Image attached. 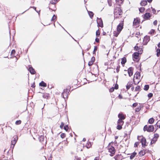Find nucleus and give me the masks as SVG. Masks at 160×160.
Listing matches in <instances>:
<instances>
[{
    "instance_id": "nucleus-1",
    "label": "nucleus",
    "mask_w": 160,
    "mask_h": 160,
    "mask_svg": "<svg viewBox=\"0 0 160 160\" xmlns=\"http://www.w3.org/2000/svg\"><path fill=\"white\" fill-rule=\"evenodd\" d=\"M139 53L138 52H134L132 55L133 60L134 61L138 62L139 61L140 58H139Z\"/></svg>"
},
{
    "instance_id": "nucleus-2",
    "label": "nucleus",
    "mask_w": 160,
    "mask_h": 160,
    "mask_svg": "<svg viewBox=\"0 0 160 160\" xmlns=\"http://www.w3.org/2000/svg\"><path fill=\"white\" fill-rule=\"evenodd\" d=\"M71 89V87H69V88H66L63 90V91L62 93L61 96L62 97L65 99V97L64 96V94H65V92H66V97L68 98V95H69V92H70Z\"/></svg>"
},
{
    "instance_id": "nucleus-3",
    "label": "nucleus",
    "mask_w": 160,
    "mask_h": 160,
    "mask_svg": "<svg viewBox=\"0 0 160 160\" xmlns=\"http://www.w3.org/2000/svg\"><path fill=\"white\" fill-rule=\"evenodd\" d=\"M108 152L111 153L110 154V155L112 157L113 156L115 153V149L114 147L112 146L111 148H108Z\"/></svg>"
},
{
    "instance_id": "nucleus-4",
    "label": "nucleus",
    "mask_w": 160,
    "mask_h": 160,
    "mask_svg": "<svg viewBox=\"0 0 160 160\" xmlns=\"http://www.w3.org/2000/svg\"><path fill=\"white\" fill-rule=\"evenodd\" d=\"M97 22L98 24V26L102 28L103 26L102 20L101 18H97Z\"/></svg>"
},
{
    "instance_id": "nucleus-5",
    "label": "nucleus",
    "mask_w": 160,
    "mask_h": 160,
    "mask_svg": "<svg viewBox=\"0 0 160 160\" xmlns=\"http://www.w3.org/2000/svg\"><path fill=\"white\" fill-rule=\"evenodd\" d=\"M123 21H122V23H119L117 26V30L121 32L123 28Z\"/></svg>"
},
{
    "instance_id": "nucleus-6",
    "label": "nucleus",
    "mask_w": 160,
    "mask_h": 160,
    "mask_svg": "<svg viewBox=\"0 0 160 160\" xmlns=\"http://www.w3.org/2000/svg\"><path fill=\"white\" fill-rule=\"evenodd\" d=\"M140 142L142 143V146L143 148H145V147L147 145L146 144V143L147 142L146 139L145 138L142 136Z\"/></svg>"
},
{
    "instance_id": "nucleus-7",
    "label": "nucleus",
    "mask_w": 160,
    "mask_h": 160,
    "mask_svg": "<svg viewBox=\"0 0 160 160\" xmlns=\"http://www.w3.org/2000/svg\"><path fill=\"white\" fill-rule=\"evenodd\" d=\"M150 40V38L149 36H145L143 40V45H146Z\"/></svg>"
},
{
    "instance_id": "nucleus-8",
    "label": "nucleus",
    "mask_w": 160,
    "mask_h": 160,
    "mask_svg": "<svg viewBox=\"0 0 160 160\" xmlns=\"http://www.w3.org/2000/svg\"><path fill=\"white\" fill-rule=\"evenodd\" d=\"M152 15L149 12H146L144 15L143 18L145 20H148L150 19Z\"/></svg>"
},
{
    "instance_id": "nucleus-9",
    "label": "nucleus",
    "mask_w": 160,
    "mask_h": 160,
    "mask_svg": "<svg viewBox=\"0 0 160 160\" xmlns=\"http://www.w3.org/2000/svg\"><path fill=\"white\" fill-rule=\"evenodd\" d=\"M140 19L138 18H137L135 19L134 18L133 22V26H135L137 25L140 23Z\"/></svg>"
},
{
    "instance_id": "nucleus-10",
    "label": "nucleus",
    "mask_w": 160,
    "mask_h": 160,
    "mask_svg": "<svg viewBox=\"0 0 160 160\" xmlns=\"http://www.w3.org/2000/svg\"><path fill=\"white\" fill-rule=\"evenodd\" d=\"M133 68L132 67L129 68L128 70V73L129 77L131 76L133 74Z\"/></svg>"
},
{
    "instance_id": "nucleus-11",
    "label": "nucleus",
    "mask_w": 160,
    "mask_h": 160,
    "mask_svg": "<svg viewBox=\"0 0 160 160\" xmlns=\"http://www.w3.org/2000/svg\"><path fill=\"white\" fill-rule=\"evenodd\" d=\"M28 70L30 72V73L32 74H34L36 73V71L35 69L32 67L31 66L29 67L28 69Z\"/></svg>"
},
{
    "instance_id": "nucleus-12",
    "label": "nucleus",
    "mask_w": 160,
    "mask_h": 160,
    "mask_svg": "<svg viewBox=\"0 0 160 160\" xmlns=\"http://www.w3.org/2000/svg\"><path fill=\"white\" fill-rule=\"evenodd\" d=\"M154 129V127L152 125H149L148 126V129L147 132H152Z\"/></svg>"
},
{
    "instance_id": "nucleus-13",
    "label": "nucleus",
    "mask_w": 160,
    "mask_h": 160,
    "mask_svg": "<svg viewBox=\"0 0 160 160\" xmlns=\"http://www.w3.org/2000/svg\"><path fill=\"white\" fill-rule=\"evenodd\" d=\"M116 10L118 11V14L119 15H121L122 14V10L119 7H116Z\"/></svg>"
},
{
    "instance_id": "nucleus-14",
    "label": "nucleus",
    "mask_w": 160,
    "mask_h": 160,
    "mask_svg": "<svg viewBox=\"0 0 160 160\" xmlns=\"http://www.w3.org/2000/svg\"><path fill=\"white\" fill-rule=\"evenodd\" d=\"M140 72L137 71L134 75V78L135 77L136 79H138L139 77H140Z\"/></svg>"
},
{
    "instance_id": "nucleus-15",
    "label": "nucleus",
    "mask_w": 160,
    "mask_h": 160,
    "mask_svg": "<svg viewBox=\"0 0 160 160\" xmlns=\"http://www.w3.org/2000/svg\"><path fill=\"white\" fill-rule=\"evenodd\" d=\"M147 4V1L146 0H143L141 1L140 4L141 6H145Z\"/></svg>"
},
{
    "instance_id": "nucleus-16",
    "label": "nucleus",
    "mask_w": 160,
    "mask_h": 160,
    "mask_svg": "<svg viewBox=\"0 0 160 160\" xmlns=\"http://www.w3.org/2000/svg\"><path fill=\"white\" fill-rule=\"evenodd\" d=\"M118 116L119 119L122 120H124L125 118V116L122 113H119Z\"/></svg>"
},
{
    "instance_id": "nucleus-17",
    "label": "nucleus",
    "mask_w": 160,
    "mask_h": 160,
    "mask_svg": "<svg viewBox=\"0 0 160 160\" xmlns=\"http://www.w3.org/2000/svg\"><path fill=\"white\" fill-rule=\"evenodd\" d=\"M122 61L121 62V63L122 65V66H124V65L127 62V59L125 57H123L122 58Z\"/></svg>"
},
{
    "instance_id": "nucleus-18",
    "label": "nucleus",
    "mask_w": 160,
    "mask_h": 160,
    "mask_svg": "<svg viewBox=\"0 0 160 160\" xmlns=\"http://www.w3.org/2000/svg\"><path fill=\"white\" fill-rule=\"evenodd\" d=\"M39 86L41 87H45L47 86V84L45 83L44 81H42L39 83Z\"/></svg>"
},
{
    "instance_id": "nucleus-19",
    "label": "nucleus",
    "mask_w": 160,
    "mask_h": 160,
    "mask_svg": "<svg viewBox=\"0 0 160 160\" xmlns=\"http://www.w3.org/2000/svg\"><path fill=\"white\" fill-rule=\"evenodd\" d=\"M137 153L135 152H134L133 153H132L130 157V159L131 160L132 159L137 155Z\"/></svg>"
},
{
    "instance_id": "nucleus-20",
    "label": "nucleus",
    "mask_w": 160,
    "mask_h": 160,
    "mask_svg": "<svg viewBox=\"0 0 160 160\" xmlns=\"http://www.w3.org/2000/svg\"><path fill=\"white\" fill-rule=\"evenodd\" d=\"M145 154V152H144L143 150L140 151L138 153L140 157H142L144 156Z\"/></svg>"
},
{
    "instance_id": "nucleus-21",
    "label": "nucleus",
    "mask_w": 160,
    "mask_h": 160,
    "mask_svg": "<svg viewBox=\"0 0 160 160\" xmlns=\"http://www.w3.org/2000/svg\"><path fill=\"white\" fill-rule=\"evenodd\" d=\"M38 139L39 140L40 142H42L43 141V140H44V136L42 135H41L39 136L38 138Z\"/></svg>"
},
{
    "instance_id": "nucleus-22",
    "label": "nucleus",
    "mask_w": 160,
    "mask_h": 160,
    "mask_svg": "<svg viewBox=\"0 0 160 160\" xmlns=\"http://www.w3.org/2000/svg\"><path fill=\"white\" fill-rule=\"evenodd\" d=\"M154 121V119L153 118H150L148 120V123L152 124Z\"/></svg>"
},
{
    "instance_id": "nucleus-23",
    "label": "nucleus",
    "mask_w": 160,
    "mask_h": 160,
    "mask_svg": "<svg viewBox=\"0 0 160 160\" xmlns=\"http://www.w3.org/2000/svg\"><path fill=\"white\" fill-rule=\"evenodd\" d=\"M18 137L17 135H14L13 138H12V140L13 141H14L15 142L16 141L17 142L18 140Z\"/></svg>"
},
{
    "instance_id": "nucleus-24",
    "label": "nucleus",
    "mask_w": 160,
    "mask_h": 160,
    "mask_svg": "<svg viewBox=\"0 0 160 160\" xmlns=\"http://www.w3.org/2000/svg\"><path fill=\"white\" fill-rule=\"evenodd\" d=\"M121 32L119 31H114L113 32L114 36L115 37H117Z\"/></svg>"
},
{
    "instance_id": "nucleus-25",
    "label": "nucleus",
    "mask_w": 160,
    "mask_h": 160,
    "mask_svg": "<svg viewBox=\"0 0 160 160\" xmlns=\"http://www.w3.org/2000/svg\"><path fill=\"white\" fill-rule=\"evenodd\" d=\"M88 15L91 18H92L93 16V13L92 11H88Z\"/></svg>"
},
{
    "instance_id": "nucleus-26",
    "label": "nucleus",
    "mask_w": 160,
    "mask_h": 160,
    "mask_svg": "<svg viewBox=\"0 0 160 160\" xmlns=\"http://www.w3.org/2000/svg\"><path fill=\"white\" fill-rule=\"evenodd\" d=\"M120 0H115V1L117 4L119 6H120L123 3V1H121V2L120 3L119 2Z\"/></svg>"
},
{
    "instance_id": "nucleus-27",
    "label": "nucleus",
    "mask_w": 160,
    "mask_h": 160,
    "mask_svg": "<svg viewBox=\"0 0 160 160\" xmlns=\"http://www.w3.org/2000/svg\"><path fill=\"white\" fill-rule=\"evenodd\" d=\"M57 16L54 14L52 17L51 21H53L54 22H55V20L57 19Z\"/></svg>"
},
{
    "instance_id": "nucleus-28",
    "label": "nucleus",
    "mask_w": 160,
    "mask_h": 160,
    "mask_svg": "<svg viewBox=\"0 0 160 160\" xmlns=\"http://www.w3.org/2000/svg\"><path fill=\"white\" fill-rule=\"evenodd\" d=\"M145 9V8L143 7H141L139 8V10L140 12L141 13H143Z\"/></svg>"
},
{
    "instance_id": "nucleus-29",
    "label": "nucleus",
    "mask_w": 160,
    "mask_h": 160,
    "mask_svg": "<svg viewBox=\"0 0 160 160\" xmlns=\"http://www.w3.org/2000/svg\"><path fill=\"white\" fill-rule=\"evenodd\" d=\"M157 141V140L156 139H155L154 138H153L152 139H151V141L150 142V144L152 145L153 144L155 143Z\"/></svg>"
},
{
    "instance_id": "nucleus-30",
    "label": "nucleus",
    "mask_w": 160,
    "mask_h": 160,
    "mask_svg": "<svg viewBox=\"0 0 160 160\" xmlns=\"http://www.w3.org/2000/svg\"><path fill=\"white\" fill-rule=\"evenodd\" d=\"M122 120H123L119 119L117 122V124L123 125L124 123V122Z\"/></svg>"
},
{
    "instance_id": "nucleus-31",
    "label": "nucleus",
    "mask_w": 160,
    "mask_h": 160,
    "mask_svg": "<svg viewBox=\"0 0 160 160\" xmlns=\"http://www.w3.org/2000/svg\"><path fill=\"white\" fill-rule=\"evenodd\" d=\"M91 146V142H88L86 145V147L87 148H89Z\"/></svg>"
},
{
    "instance_id": "nucleus-32",
    "label": "nucleus",
    "mask_w": 160,
    "mask_h": 160,
    "mask_svg": "<svg viewBox=\"0 0 160 160\" xmlns=\"http://www.w3.org/2000/svg\"><path fill=\"white\" fill-rule=\"evenodd\" d=\"M49 95L47 93L43 94L42 95V97L44 98L48 99V98Z\"/></svg>"
},
{
    "instance_id": "nucleus-33",
    "label": "nucleus",
    "mask_w": 160,
    "mask_h": 160,
    "mask_svg": "<svg viewBox=\"0 0 160 160\" xmlns=\"http://www.w3.org/2000/svg\"><path fill=\"white\" fill-rule=\"evenodd\" d=\"M149 88V86L148 85L146 84L144 86V90L145 91H148Z\"/></svg>"
},
{
    "instance_id": "nucleus-34",
    "label": "nucleus",
    "mask_w": 160,
    "mask_h": 160,
    "mask_svg": "<svg viewBox=\"0 0 160 160\" xmlns=\"http://www.w3.org/2000/svg\"><path fill=\"white\" fill-rule=\"evenodd\" d=\"M157 52V53H156V55L158 57L160 55V49L158 48L156 50Z\"/></svg>"
},
{
    "instance_id": "nucleus-35",
    "label": "nucleus",
    "mask_w": 160,
    "mask_h": 160,
    "mask_svg": "<svg viewBox=\"0 0 160 160\" xmlns=\"http://www.w3.org/2000/svg\"><path fill=\"white\" fill-rule=\"evenodd\" d=\"M118 125L117 127V129L119 130H120L122 128V125L117 124Z\"/></svg>"
},
{
    "instance_id": "nucleus-36",
    "label": "nucleus",
    "mask_w": 160,
    "mask_h": 160,
    "mask_svg": "<svg viewBox=\"0 0 160 160\" xmlns=\"http://www.w3.org/2000/svg\"><path fill=\"white\" fill-rule=\"evenodd\" d=\"M15 52H16V51H15V50H14V49L12 50L11 52V55L12 56H14V55L15 54ZM12 56L11 57H10V58H12Z\"/></svg>"
},
{
    "instance_id": "nucleus-37",
    "label": "nucleus",
    "mask_w": 160,
    "mask_h": 160,
    "mask_svg": "<svg viewBox=\"0 0 160 160\" xmlns=\"http://www.w3.org/2000/svg\"><path fill=\"white\" fill-rule=\"evenodd\" d=\"M120 155L119 154H117L115 155L114 158L115 160H119Z\"/></svg>"
},
{
    "instance_id": "nucleus-38",
    "label": "nucleus",
    "mask_w": 160,
    "mask_h": 160,
    "mask_svg": "<svg viewBox=\"0 0 160 160\" xmlns=\"http://www.w3.org/2000/svg\"><path fill=\"white\" fill-rule=\"evenodd\" d=\"M63 128L66 131H68L69 129L68 124H67L65 125L64 127Z\"/></svg>"
},
{
    "instance_id": "nucleus-39",
    "label": "nucleus",
    "mask_w": 160,
    "mask_h": 160,
    "mask_svg": "<svg viewBox=\"0 0 160 160\" xmlns=\"http://www.w3.org/2000/svg\"><path fill=\"white\" fill-rule=\"evenodd\" d=\"M141 89V86H140L138 85L137 87H135V91H140Z\"/></svg>"
},
{
    "instance_id": "nucleus-40",
    "label": "nucleus",
    "mask_w": 160,
    "mask_h": 160,
    "mask_svg": "<svg viewBox=\"0 0 160 160\" xmlns=\"http://www.w3.org/2000/svg\"><path fill=\"white\" fill-rule=\"evenodd\" d=\"M139 49H140V48L139 47H138V46H137V45H136L134 47V50L137 51H138Z\"/></svg>"
},
{
    "instance_id": "nucleus-41",
    "label": "nucleus",
    "mask_w": 160,
    "mask_h": 160,
    "mask_svg": "<svg viewBox=\"0 0 160 160\" xmlns=\"http://www.w3.org/2000/svg\"><path fill=\"white\" fill-rule=\"evenodd\" d=\"M98 49V48L96 46H95L94 47V50L93 52V54H95L97 50Z\"/></svg>"
},
{
    "instance_id": "nucleus-42",
    "label": "nucleus",
    "mask_w": 160,
    "mask_h": 160,
    "mask_svg": "<svg viewBox=\"0 0 160 160\" xmlns=\"http://www.w3.org/2000/svg\"><path fill=\"white\" fill-rule=\"evenodd\" d=\"M159 137V135L158 133H155L154 134V136L153 138L156 139H158V138Z\"/></svg>"
},
{
    "instance_id": "nucleus-43",
    "label": "nucleus",
    "mask_w": 160,
    "mask_h": 160,
    "mask_svg": "<svg viewBox=\"0 0 160 160\" xmlns=\"http://www.w3.org/2000/svg\"><path fill=\"white\" fill-rule=\"evenodd\" d=\"M100 35V32L99 30V29L98 30L96 31V35L97 37H98Z\"/></svg>"
},
{
    "instance_id": "nucleus-44",
    "label": "nucleus",
    "mask_w": 160,
    "mask_h": 160,
    "mask_svg": "<svg viewBox=\"0 0 160 160\" xmlns=\"http://www.w3.org/2000/svg\"><path fill=\"white\" fill-rule=\"evenodd\" d=\"M148 125H146L144 126L143 127V130L144 131H147L148 130Z\"/></svg>"
},
{
    "instance_id": "nucleus-45",
    "label": "nucleus",
    "mask_w": 160,
    "mask_h": 160,
    "mask_svg": "<svg viewBox=\"0 0 160 160\" xmlns=\"http://www.w3.org/2000/svg\"><path fill=\"white\" fill-rule=\"evenodd\" d=\"M16 141L15 142L14 141H13L12 140H11V144L12 145H13L12 149H13L14 146L15 145L16 143Z\"/></svg>"
},
{
    "instance_id": "nucleus-46",
    "label": "nucleus",
    "mask_w": 160,
    "mask_h": 160,
    "mask_svg": "<svg viewBox=\"0 0 160 160\" xmlns=\"http://www.w3.org/2000/svg\"><path fill=\"white\" fill-rule=\"evenodd\" d=\"M112 0H108V3L109 6H111L112 5Z\"/></svg>"
},
{
    "instance_id": "nucleus-47",
    "label": "nucleus",
    "mask_w": 160,
    "mask_h": 160,
    "mask_svg": "<svg viewBox=\"0 0 160 160\" xmlns=\"http://www.w3.org/2000/svg\"><path fill=\"white\" fill-rule=\"evenodd\" d=\"M151 8L152 9V13L154 14H157V13H156V10L154 8H153L152 7H151Z\"/></svg>"
},
{
    "instance_id": "nucleus-48",
    "label": "nucleus",
    "mask_w": 160,
    "mask_h": 160,
    "mask_svg": "<svg viewBox=\"0 0 160 160\" xmlns=\"http://www.w3.org/2000/svg\"><path fill=\"white\" fill-rule=\"evenodd\" d=\"M95 60V58L93 56L91 59V61H90L91 62H92L93 63Z\"/></svg>"
},
{
    "instance_id": "nucleus-49",
    "label": "nucleus",
    "mask_w": 160,
    "mask_h": 160,
    "mask_svg": "<svg viewBox=\"0 0 160 160\" xmlns=\"http://www.w3.org/2000/svg\"><path fill=\"white\" fill-rule=\"evenodd\" d=\"M141 109V107L140 106L138 107L137 108L135 109V112H139Z\"/></svg>"
},
{
    "instance_id": "nucleus-50",
    "label": "nucleus",
    "mask_w": 160,
    "mask_h": 160,
    "mask_svg": "<svg viewBox=\"0 0 160 160\" xmlns=\"http://www.w3.org/2000/svg\"><path fill=\"white\" fill-rule=\"evenodd\" d=\"M153 96V94L152 93H149L148 95V97L149 98H151Z\"/></svg>"
},
{
    "instance_id": "nucleus-51",
    "label": "nucleus",
    "mask_w": 160,
    "mask_h": 160,
    "mask_svg": "<svg viewBox=\"0 0 160 160\" xmlns=\"http://www.w3.org/2000/svg\"><path fill=\"white\" fill-rule=\"evenodd\" d=\"M60 136L61 138H63L66 136L65 134L63 133H62L60 135Z\"/></svg>"
},
{
    "instance_id": "nucleus-52",
    "label": "nucleus",
    "mask_w": 160,
    "mask_h": 160,
    "mask_svg": "<svg viewBox=\"0 0 160 160\" xmlns=\"http://www.w3.org/2000/svg\"><path fill=\"white\" fill-rule=\"evenodd\" d=\"M139 142H136L134 144V147L135 148L138 147V146L139 145Z\"/></svg>"
},
{
    "instance_id": "nucleus-53",
    "label": "nucleus",
    "mask_w": 160,
    "mask_h": 160,
    "mask_svg": "<svg viewBox=\"0 0 160 160\" xmlns=\"http://www.w3.org/2000/svg\"><path fill=\"white\" fill-rule=\"evenodd\" d=\"M21 123V121L20 120H17L15 122V124L16 125L20 124Z\"/></svg>"
},
{
    "instance_id": "nucleus-54",
    "label": "nucleus",
    "mask_w": 160,
    "mask_h": 160,
    "mask_svg": "<svg viewBox=\"0 0 160 160\" xmlns=\"http://www.w3.org/2000/svg\"><path fill=\"white\" fill-rule=\"evenodd\" d=\"M155 32V30L153 29H152L151 30L150 32H149V33L151 34L152 35Z\"/></svg>"
},
{
    "instance_id": "nucleus-55",
    "label": "nucleus",
    "mask_w": 160,
    "mask_h": 160,
    "mask_svg": "<svg viewBox=\"0 0 160 160\" xmlns=\"http://www.w3.org/2000/svg\"><path fill=\"white\" fill-rule=\"evenodd\" d=\"M114 15H117L118 14V11L116 10V8H114Z\"/></svg>"
},
{
    "instance_id": "nucleus-56",
    "label": "nucleus",
    "mask_w": 160,
    "mask_h": 160,
    "mask_svg": "<svg viewBox=\"0 0 160 160\" xmlns=\"http://www.w3.org/2000/svg\"><path fill=\"white\" fill-rule=\"evenodd\" d=\"M115 89L113 87H112L111 88L109 89V92H113L114 91Z\"/></svg>"
},
{
    "instance_id": "nucleus-57",
    "label": "nucleus",
    "mask_w": 160,
    "mask_h": 160,
    "mask_svg": "<svg viewBox=\"0 0 160 160\" xmlns=\"http://www.w3.org/2000/svg\"><path fill=\"white\" fill-rule=\"evenodd\" d=\"M64 125V123L62 122L60 126V127L61 129H62Z\"/></svg>"
},
{
    "instance_id": "nucleus-58",
    "label": "nucleus",
    "mask_w": 160,
    "mask_h": 160,
    "mask_svg": "<svg viewBox=\"0 0 160 160\" xmlns=\"http://www.w3.org/2000/svg\"><path fill=\"white\" fill-rule=\"evenodd\" d=\"M140 80H139L137 81V83H136V81H135L134 79H133V82L134 84L136 85L138 84L140 82Z\"/></svg>"
},
{
    "instance_id": "nucleus-59",
    "label": "nucleus",
    "mask_w": 160,
    "mask_h": 160,
    "mask_svg": "<svg viewBox=\"0 0 160 160\" xmlns=\"http://www.w3.org/2000/svg\"><path fill=\"white\" fill-rule=\"evenodd\" d=\"M143 50L142 48H140V49H139V50L138 51V52L139 53V54H142V52Z\"/></svg>"
},
{
    "instance_id": "nucleus-60",
    "label": "nucleus",
    "mask_w": 160,
    "mask_h": 160,
    "mask_svg": "<svg viewBox=\"0 0 160 160\" xmlns=\"http://www.w3.org/2000/svg\"><path fill=\"white\" fill-rule=\"evenodd\" d=\"M115 89H117L118 88V85L116 83L115 85V86L113 87Z\"/></svg>"
},
{
    "instance_id": "nucleus-61",
    "label": "nucleus",
    "mask_w": 160,
    "mask_h": 160,
    "mask_svg": "<svg viewBox=\"0 0 160 160\" xmlns=\"http://www.w3.org/2000/svg\"><path fill=\"white\" fill-rule=\"evenodd\" d=\"M120 68V66L119 65H118V66L117 67L116 71H117V72H119V71Z\"/></svg>"
},
{
    "instance_id": "nucleus-62",
    "label": "nucleus",
    "mask_w": 160,
    "mask_h": 160,
    "mask_svg": "<svg viewBox=\"0 0 160 160\" xmlns=\"http://www.w3.org/2000/svg\"><path fill=\"white\" fill-rule=\"evenodd\" d=\"M138 105V103L137 102H135L132 105V107L133 108H134L136 107Z\"/></svg>"
},
{
    "instance_id": "nucleus-63",
    "label": "nucleus",
    "mask_w": 160,
    "mask_h": 160,
    "mask_svg": "<svg viewBox=\"0 0 160 160\" xmlns=\"http://www.w3.org/2000/svg\"><path fill=\"white\" fill-rule=\"evenodd\" d=\"M50 3L52 4H55L56 3V2H55L53 0H51L50 2Z\"/></svg>"
},
{
    "instance_id": "nucleus-64",
    "label": "nucleus",
    "mask_w": 160,
    "mask_h": 160,
    "mask_svg": "<svg viewBox=\"0 0 160 160\" xmlns=\"http://www.w3.org/2000/svg\"><path fill=\"white\" fill-rule=\"evenodd\" d=\"M95 41L96 42H99V39L98 38H96L95 39Z\"/></svg>"
}]
</instances>
